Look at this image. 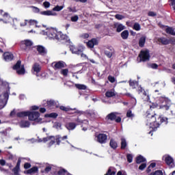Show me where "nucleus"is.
<instances>
[{"label":"nucleus","instance_id":"64","mask_svg":"<svg viewBox=\"0 0 175 175\" xmlns=\"http://www.w3.org/2000/svg\"><path fill=\"white\" fill-rule=\"evenodd\" d=\"M126 117L131 118L133 117V114L132 113V111L129 110L126 113Z\"/></svg>","mask_w":175,"mask_h":175},{"label":"nucleus","instance_id":"59","mask_svg":"<svg viewBox=\"0 0 175 175\" xmlns=\"http://www.w3.org/2000/svg\"><path fill=\"white\" fill-rule=\"evenodd\" d=\"M1 172H3V173H6V174H9V170L5 169V167H0Z\"/></svg>","mask_w":175,"mask_h":175},{"label":"nucleus","instance_id":"26","mask_svg":"<svg viewBox=\"0 0 175 175\" xmlns=\"http://www.w3.org/2000/svg\"><path fill=\"white\" fill-rule=\"evenodd\" d=\"M33 70L34 75L35 73L38 75V73L40 72V65H39V64L38 63L34 64L33 66Z\"/></svg>","mask_w":175,"mask_h":175},{"label":"nucleus","instance_id":"48","mask_svg":"<svg viewBox=\"0 0 175 175\" xmlns=\"http://www.w3.org/2000/svg\"><path fill=\"white\" fill-rule=\"evenodd\" d=\"M141 28L142 27L139 23H135L133 25V29H135V31H140Z\"/></svg>","mask_w":175,"mask_h":175},{"label":"nucleus","instance_id":"19","mask_svg":"<svg viewBox=\"0 0 175 175\" xmlns=\"http://www.w3.org/2000/svg\"><path fill=\"white\" fill-rule=\"evenodd\" d=\"M3 59L5 60L7 62L12 61L13 59V53L10 52H5L3 55Z\"/></svg>","mask_w":175,"mask_h":175},{"label":"nucleus","instance_id":"41","mask_svg":"<svg viewBox=\"0 0 175 175\" xmlns=\"http://www.w3.org/2000/svg\"><path fill=\"white\" fill-rule=\"evenodd\" d=\"M137 163H142V162H146V159L143 156L139 155L137 157L136 159Z\"/></svg>","mask_w":175,"mask_h":175},{"label":"nucleus","instance_id":"7","mask_svg":"<svg viewBox=\"0 0 175 175\" xmlns=\"http://www.w3.org/2000/svg\"><path fill=\"white\" fill-rule=\"evenodd\" d=\"M14 70H16L18 75H25V68H24V65L21 66V61L18 60L16 64L13 66Z\"/></svg>","mask_w":175,"mask_h":175},{"label":"nucleus","instance_id":"16","mask_svg":"<svg viewBox=\"0 0 175 175\" xmlns=\"http://www.w3.org/2000/svg\"><path fill=\"white\" fill-rule=\"evenodd\" d=\"M36 50L40 55L44 56L47 55V49L42 45H38L36 46Z\"/></svg>","mask_w":175,"mask_h":175},{"label":"nucleus","instance_id":"49","mask_svg":"<svg viewBox=\"0 0 175 175\" xmlns=\"http://www.w3.org/2000/svg\"><path fill=\"white\" fill-rule=\"evenodd\" d=\"M86 116L87 117H95V112L92 111H87Z\"/></svg>","mask_w":175,"mask_h":175},{"label":"nucleus","instance_id":"25","mask_svg":"<svg viewBox=\"0 0 175 175\" xmlns=\"http://www.w3.org/2000/svg\"><path fill=\"white\" fill-rule=\"evenodd\" d=\"M105 96L107 98H113V96H116V91L114 90H110L106 92Z\"/></svg>","mask_w":175,"mask_h":175},{"label":"nucleus","instance_id":"40","mask_svg":"<svg viewBox=\"0 0 175 175\" xmlns=\"http://www.w3.org/2000/svg\"><path fill=\"white\" fill-rule=\"evenodd\" d=\"M109 146L110 147H111V148H113V150H116V148L118 147V145L117 144V142L114 141V139H111Z\"/></svg>","mask_w":175,"mask_h":175},{"label":"nucleus","instance_id":"60","mask_svg":"<svg viewBox=\"0 0 175 175\" xmlns=\"http://www.w3.org/2000/svg\"><path fill=\"white\" fill-rule=\"evenodd\" d=\"M43 6L46 8V9H48V8H50V2L49 1H44L43 3Z\"/></svg>","mask_w":175,"mask_h":175},{"label":"nucleus","instance_id":"53","mask_svg":"<svg viewBox=\"0 0 175 175\" xmlns=\"http://www.w3.org/2000/svg\"><path fill=\"white\" fill-rule=\"evenodd\" d=\"M12 172H14V174L17 175L18 174V172H20V167H15L12 169Z\"/></svg>","mask_w":175,"mask_h":175},{"label":"nucleus","instance_id":"1","mask_svg":"<svg viewBox=\"0 0 175 175\" xmlns=\"http://www.w3.org/2000/svg\"><path fill=\"white\" fill-rule=\"evenodd\" d=\"M162 122L167 124V118L159 116L157 114H148L146 116V125L152 131H155L157 128H159V125H161Z\"/></svg>","mask_w":175,"mask_h":175},{"label":"nucleus","instance_id":"56","mask_svg":"<svg viewBox=\"0 0 175 175\" xmlns=\"http://www.w3.org/2000/svg\"><path fill=\"white\" fill-rule=\"evenodd\" d=\"M79 21V16L75 15L74 16H71V21H72V23H76V21Z\"/></svg>","mask_w":175,"mask_h":175},{"label":"nucleus","instance_id":"50","mask_svg":"<svg viewBox=\"0 0 175 175\" xmlns=\"http://www.w3.org/2000/svg\"><path fill=\"white\" fill-rule=\"evenodd\" d=\"M80 38H81V39H88V38H90V34L87 33H82L80 35Z\"/></svg>","mask_w":175,"mask_h":175},{"label":"nucleus","instance_id":"63","mask_svg":"<svg viewBox=\"0 0 175 175\" xmlns=\"http://www.w3.org/2000/svg\"><path fill=\"white\" fill-rule=\"evenodd\" d=\"M116 175H127V174H126V172H125L124 170H120L117 173Z\"/></svg>","mask_w":175,"mask_h":175},{"label":"nucleus","instance_id":"33","mask_svg":"<svg viewBox=\"0 0 175 175\" xmlns=\"http://www.w3.org/2000/svg\"><path fill=\"white\" fill-rule=\"evenodd\" d=\"M0 165H1V166H7L9 169H12L13 167L12 163H6V161L3 159L0 160Z\"/></svg>","mask_w":175,"mask_h":175},{"label":"nucleus","instance_id":"17","mask_svg":"<svg viewBox=\"0 0 175 175\" xmlns=\"http://www.w3.org/2000/svg\"><path fill=\"white\" fill-rule=\"evenodd\" d=\"M87 46L89 49H94V46H98V40L92 38L87 42Z\"/></svg>","mask_w":175,"mask_h":175},{"label":"nucleus","instance_id":"3","mask_svg":"<svg viewBox=\"0 0 175 175\" xmlns=\"http://www.w3.org/2000/svg\"><path fill=\"white\" fill-rule=\"evenodd\" d=\"M0 14L3 17L2 18H0V21H3L4 24H9L12 21V27L14 28V29H17V23H18V19L17 18H12L10 17V15L9 14L0 10Z\"/></svg>","mask_w":175,"mask_h":175},{"label":"nucleus","instance_id":"5","mask_svg":"<svg viewBox=\"0 0 175 175\" xmlns=\"http://www.w3.org/2000/svg\"><path fill=\"white\" fill-rule=\"evenodd\" d=\"M58 31L55 29H46V31H42V35H46L49 39H57V34Z\"/></svg>","mask_w":175,"mask_h":175},{"label":"nucleus","instance_id":"47","mask_svg":"<svg viewBox=\"0 0 175 175\" xmlns=\"http://www.w3.org/2000/svg\"><path fill=\"white\" fill-rule=\"evenodd\" d=\"M75 87H77L78 88V90H86L87 89V86H85V85H82V84H75Z\"/></svg>","mask_w":175,"mask_h":175},{"label":"nucleus","instance_id":"30","mask_svg":"<svg viewBox=\"0 0 175 175\" xmlns=\"http://www.w3.org/2000/svg\"><path fill=\"white\" fill-rule=\"evenodd\" d=\"M116 168H114L113 167H109L107 172L105 175H116Z\"/></svg>","mask_w":175,"mask_h":175},{"label":"nucleus","instance_id":"45","mask_svg":"<svg viewBox=\"0 0 175 175\" xmlns=\"http://www.w3.org/2000/svg\"><path fill=\"white\" fill-rule=\"evenodd\" d=\"M62 124L61 123L58 122H55L53 123V127L55 128V129H61Z\"/></svg>","mask_w":175,"mask_h":175},{"label":"nucleus","instance_id":"35","mask_svg":"<svg viewBox=\"0 0 175 175\" xmlns=\"http://www.w3.org/2000/svg\"><path fill=\"white\" fill-rule=\"evenodd\" d=\"M146 44V36H142L139 40V47H144Z\"/></svg>","mask_w":175,"mask_h":175},{"label":"nucleus","instance_id":"44","mask_svg":"<svg viewBox=\"0 0 175 175\" xmlns=\"http://www.w3.org/2000/svg\"><path fill=\"white\" fill-rule=\"evenodd\" d=\"M62 9H64V5H56L55 7H54L53 8V12H61V10H62Z\"/></svg>","mask_w":175,"mask_h":175},{"label":"nucleus","instance_id":"36","mask_svg":"<svg viewBox=\"0 0 175 175\" xmlns=\"http://www.w3.org/2000/svg\"><path fill=\"white\" fill-rule=\"evenodd\" d=\"M126 146H128V144H126V139H125V138L122 137L121 138V148L122 150H125V148H126Z\"/></svg>","mask_w":175,"mask_h":175},{"label":"nucleus","instance_id":"54","mask_svg":"<svg viewBox=\"0 0 175 175\" xmlns=\"http://www.w3.org/2000/svg\"><path fill=\"white\" fill-rule=\"evenodd\" d=\"M61 73L62 75H63V76H68V73H69V70L68 69H63L61 70Z\"/></svg>","mask_w":175,"mask_h":175},{"label":"nucleus","instance_id":"11","mask_svg":"<svg viewBox=\"0 0 175 175\" xmlns=\"http://www.w3.org/2000/svg\"><path fill=\"white\" fill-rule=\"evenodd\" d=\"M43 105L45 107H48V109H49L50 110H51V109H54V107H58V106H57V104H55V101H54V100H45L43 101Z\"/></svg>","mask_w":175,"mask_h":175},{"label":"nucleus","instance_id":"20","mask_svg":"<svg viewBox=\"0 0 175 175\" xmlns=\"http://www.w3.org/2000/svg\"><path fill=\"white\" fill-rule=\"evenodd\" d=\"M114 28H116L117 32H121L125 29V26L121 23H116L113 25Z\"/></svg>","mask_w":175,"mask_h":175},{"label":"nucleus","instance_id":"18","mask_svg":"<svg viewBox=\"0 0 175 175\" xmlns=\"http://www.w3.org/2000/svg\"><path fill=\"white\" fill-rule=\"evenodd\" d=\"M165 161L167 165H168V166H170V167H174V161L173 160V158H172V157L165 156Z\"/></svg>","mask_w":175,"mask_h":175},{"label":"nucleus","instance_id":"10","mask_svg":"<svg viewBox=\"0 0 175 175\" xmlns=\"http://www.w3.org/2000/svg\"><path fill=\"white\" fill-rule=\"evenodd\" d=\"M139 57L140 58V61L143 62H146L150 59V51L146 49L141 51Z\"/></svg>","mask_w":175,"mask_h":175},{"label":"nucleus","instance_id":"34","mask_svg":"<svg viewBox=\"0 0 175 175\" xmlns=\"http://www.w3.org/2000/svg\"><path fill=\"white\" fill-rule=\"evenodd\" d=\"M129 85L130 87H132L133 89L137 88V87H139V82L130 80Z\"/></svg>","mask_w":175,"mask_h":175},{"label":"nucleus","instance_id":"37","mask_svg":"<svg viewBox=\"0 0 175 175\" xmlns=\"http://www.w3.org/2000/svg\"><path fill=\"white\" fill-rule=\"evenodd\" d=\"M165 32H167V33H169L170 35H172L173 36H175V31L174 28L167 27L165 29Z\"/></svg>","mask_w":175,"mask_h":175},{"label":"nucleus","instance_id":"27","mask_svg":"<svg viewBox=\"0 0 175 175\" xmlns=\"http://www.w3.org/2000/svg\"><path fill=\"white\" fill-rule=\"evenodd\" d=\"M29 111L18 112L16 113V116H17V117H19L20 118H23L24 117H28Z\"/></svg>","mask_w":175,"mask_h":175},{"label":"nucleus","instance_id":"58","mask_svg":"<svg viewBox=\"0 0 175 175\" xmlns=\"http://www.w3.org/2000/svg\"><path fill=\"white\" fill-rule=\"evenodd\" d=\"M146 167H147V164H146V163H144L139 165V170H144V169H146Z\"/></svg>","mask_w":175,"mask_h":175},{"label":"nucleus","instance_id":"29","mask_svg":"<svg viewBox=\"0 0 175 175\" xmlns=\"http://www.w3.org/2000/svg\"><path fill=\"white\" fill-rule=\"evenodd\" d=\"M9 99V90L6 91L3 94V98H1V101L2 103H5V102H8V100Z\"/></svg>","mask_w":175,"mask_h":175},{"label":"nucleus","instance_id":"32","mask_svg":"<svg viewBox=\"0 0 175 175\" xmlns=\"http://www.w3.org/2000/svg\"><path fill=\"white\" fill-rule=\"evenodd\" d=\"M66 139H68V135H65L64 137H61V136L58 135L56 139L57 144L58 146H59V144H61V142H62V140H65Z\"/></svg>","mask_w":175,"mask_h":175},{"label":"nucleus","instance_id":"21","mask_svg":"<svg viewBox=\"0 0 175 175\" xmlns=\"http://www.w3.org/2000/svg\"><path fill=\"white\" fill-rule=\"evenodd\" d=\"M118 114V113L117 112H112L111 113H109L107 117H106V120L107 121H114V120H116L117 115Z\"/></svg>","mask_w":175,"mask_h":175},{"label":"nucleus","instance_id":"9","mask_svg":"<svg viewBox=\"0 0 175 175\" xmlns=\"http://www.w3.org/2000/svg\"><path fill=\"white\" fill-rule=\"evenodd\" d=\"M37 142L38 143H47V142H49V146H53L54 143H55V137L49 136L44 138L38 137Z\"/></svg>","mask_w":175,"mask_h":175},{"label":"nucleus","instance_id":"55","mask_svg":"<svg viewBox=\"0 0 175 175\" xmlns=\"http://www.w3.org/2000/svg\"><path fill=\"white\" fill-rule=\"evenodd\" d=\"M115 18H116L117 20H123V18H125V16L118 14L115 15Z\"/></svg>","mask_w":175,"mask_h":175},{"label":"nucleus","instance_id":"28","mask_svg":"<svg viewBox=\"0 0 175 175\" xmlns=\"http://www.w3.org/2000/svg\"><path fill=\"white\" fill-rule=\"evenodd\" d=\"M77 122H79L80 124H82V127L85 125L86 126H88V120H83L81 118H78L76 120Z\"/></svg>","mask_w":175,"mask_h":175},{"label":"nucleus","instance_id":"12","mask_svg":"<svg viewBox=\"0 0 175 175\" xmlns=\"http://www.w3.org/2000/svg\"><path fill=\"white\" fill-rule=\"evenodd\" d=\"M52 67L55 70H57L58 69H62V68H65L66 66V64L62 61L59 62H54L52 63Z\"/></svg>","mask_w":175,"mask_h":175},{"label":"nucleus","instance_id":"52","mask_svg":"<svg viewBox=\"0 0 175 175\" xmlns=\"http://www.w3.org/2000/svg\"><path fill=\"white\" fill-rule=\"evenodd\" d=\"M127 161L129 163H132V161L133 159V156H132V154H127Z\"/></svg>","mask_w":175,"mask_h":175},{"label":"nucleus","instance_id":"38","mask_svg":"<svg viewBox=\"0 0 175 175\" xmlns=\"http://www.w3.org/2000/svg\"><path fill=\"white\" fill-rule=\"evenodd\" d=\"M60 110H62L63 111H71L72 110H76V109H71L69 107H65V106H59V107Z\"/></svg>","mask_w":175,"mask_h":175},{"label":"nucleus","instance_id":"2","mask_svg":"<svg viewBox=\"0 0 175 175\" xmlns=\"http://www.w3.org/2000/svg\"><path fill=\"white\" fill-rule=\"evenodd\" d=\"M172 106V100L165 96H159L157 98L154 107L161 109V110H169Z\"/></svg>","mask_w":175,"mask_h":175},{"label":"nucleus","instance_id":"43","mask_svg":"<svg viewBox=\"0 0 175 175\" xmlns=\"http://www.w3.org/2000/svg\"><path fill=\"white\" fill-rule=\"evenodd\" d=\"M45 117H49L50 118H57L58 114L57 113H51L45 115Z\"/></svg>","mask_w":175,"mask_h":175},{"label":"nucleus","instance_id":"15","mask_svg":"<svg viewBox=\"0 0 175 175\" xmlns=\"http://www.w3.org/2000/svg\"><path fill=\"white\" fill-rule=\"evenodd\" d=\"M27 24H29V25H35L36 27H39L38 26V21L35 20H25L24 22L21 23V27H25V25Z\"/></svg>","mask_w":175,"mask_h":175},{"label":"nucleus","instance_id":"57","mask_svg":"<svg viewBox=\"0 0 175 175\" xmlns=\"http://www.w3.org/2000/svg\"><path fill=\"white\" fill-rule=\"evenodd\" d=\"M137 91H138V94H144V92H146V91H144V90L143 89V88L139 86L138 85V87H137Z\"/></svg>","mask_w":175,"mask_h":175},{"label":"nucleus","instance_id":"24","mask_svg":"<svg viewBox=\"0 0 175 175\" xmlns=\"http://www.w3.org/2000/svg\"><path fill=\"white\" fill-rule=\"evenodd\" d=\"M42 16H57V12H54L51 10L42 11L40 12Z\"/></svg>","mask_w":175,"mask_h":175},{"label":"nucleus","instance_id":"61","mask_svg":"<svg viewBox=\"0 0 175 175\" xmlns=\"http://www.w3.org/2000/svg\"><path fill=\"white\" fill-rule=\"evenodd\" d=\"M108 80L110 83H114L116 81V78H114V77L109 76Z\"/></svg>","mask_w":175,"mask_h":175},{"label":"nucleus","instance_id":"14","mask_svg":"<svg viewBox=\"0 0 175 175\" xmlns=\"http://www.w3.org/2000/svg\"><path fill=\"white\" fill-rule=\"evenodd\" d=\"M158 42L160 43H162V44H170V43H172V44H175V39L172 38L170 40H167L165 38H160L158 39Z\"/></svg>","mask_w":175,"mask_h":175},{"label":"nucleus","instance_id":"6","mask_svg":"<svg viewBox=\"0 0 175 175\" xmlns=\"http://www.w3.org/2000/svg\"><path fill=\"white\" fill-rule=\"evenodd\" d=\"M33 42L31 40H24L21 42V47L24 51H29L32 49Z\"/></svg>","mask_w":175,"mask_h":175},{"label":"nucleus","instance_id":"46","mask_svg":"<svg viewBox=\"0 0 175 175\" xmlns=\"http://www.w3.org/2000/svg\"><path fill=\"white\" fill-rule=\"evenodd\" d=\"M69 38L66 36V35H64V33L62 34L61 38H57V40H59V42H61L62 40H68Z\"/></svg>","mask_w":175,"mask_h":175},{"label":"nucleus","instance_id":"22","mask_svg":"<svg viewBox=\"0 0 175 175\" xmlns=\"http://www.w3.org/2000/svg\"><path fill=\"white\" fill-rule=\"evenodd\" d=\"M76 126H77V124L75 122H68L66 124V128L68 131H74V129H76Z\"/></svg>","mask_w":175,"mask_h":175},{"label":"nucleus","instance_id":"62","mask_svg":"<svg viewBox=\"0 0 175 175\" xmlns=\"http://www.w3.org/2000/svg\"><path fill=\"white\" fill-rule=\"evenodd\" d=\"M152 175H163V172H162L161 170L155 171Z\"/></svg>","mask_w":175,"mask_h":175},{"label":"nucleus","instance_id":"51","mask_svg":"<svg viewBox=\"0 0 175 175\" xmlns=\"http://www.w3.org/2000/svg\"><path fill=\"white\" fill-rule=\"evenodd\" d=\"M105 54L108 57V58H111L113 56V52H110V51H105Z\"/></svg>","mask_w":175,"mask_h":175},{"label":"nucleus","instance_id":"42","mask_svg":"<svg viewBox=\"0 0 175 175\" xmlns=\"http://www.w3.org/2000/svg\"><path fill=\"white\" fill-rule=\"evenodd\" d=\"M142 98L146 102H148L150 100V96L148 95V94H147V92H144Z\"/></svg>","mask_w":175,"mask_h":175},{"label":"nucleus","instance_id":"23","mask_svg":"<svg viewBox=\"0 0 175 175\" xmlns=\"http://www.w3.org/2000/svg\"><path fill=\"white\" fill-rule=\"evenodd\" d=\"M31 122L28 120H22L19 122V126L21 128H29Z\"/></svg>","mask_w":175,"mask_h":175},{"label":"nucleus","instance_id":"8","mask_svg":"<svg viewBox=\"0 0 175 175\" xmlns=\"http://www.w3.org/2000/svg\"><path fill=\"white\" fill-rule=\"evenodd\" d=\"M95 140L100 144H105L107 143V135L105 133L96 134L95 135Z\"/></svg>","mask_w":175,"mask_h":175},{"label":"nucleus","instance_id":"13","mask_svg":"<svg viewBox=\"0 0 175 175\" xmlns=\"http://www.w3.org/2000/svg\"><path fill=\"white\" fill-rule=\"evenodd\" d=\"M70 50L72 51V54H77V55H80L84 51V46H82L81 49L75 47L74 45L70 46Z\"/></svg>","mask_w":175,"mask_h":175},{"label":"nucleus","instance_id":"31","mask_svg":"<svg viewBox=\"0 0 175 175\" xmlns=\"http://www.w3.org/2000/svg\"><path fill=\"white\" fill-rule=\"evenodd\" d=\"M38 167H33L32 168L28 170L27 171V174H35V173H38Z\"/></svg>","mask_w":175,"mask_h":175},{"label":"nucleus","instance_id":"4","mask_svg":"<svg viewBox=\"0 0 175 175\" xmlns=\"http://www.w3.org/2000/svg\"><path fill=\"white\" fill-rule=\"evenodd\" d=\"M28 118L29 121H33V125L35 124H43V119L40 118V113L38 111H29L28 114Z\"/></svg>","mask_w":175,"mask_h":175},{"label":"nucleus","instance_id":"39","mask_svg":"<svg viewBox=\"0 0 175 175\" xmlns=\"http://www.w3.org/2000/svg\"><path fill=\"white\" fill-rule=\"evenodd\" d=\"M128 36H129V31L128 30H124L121 33V37L122 39H128Z\"/></svg>","mask_w":175,"mask_h":175}]
</instances>
